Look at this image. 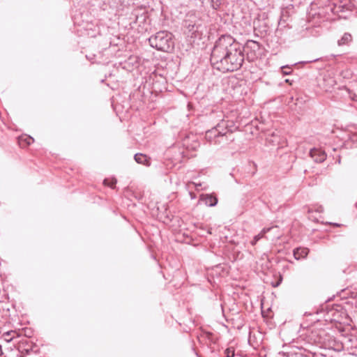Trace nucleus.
<instances>
[{"label":"nucleus","mask_w":357,"mask_h":357,"mask_svg":"<svg viewBox=\"0 0 357 357\" xmlns=\"http://www.w3.org/2000/svg\"><path fill=\"white\" fill-rule=\"evenodd\" d=\"M134 158L135 160L139 164H142L146 166L150 165L149 160L146 155L142 153H136L134 156Z\"/></svg>","instance_id":"0eeeda50"},{"label":"nucleus","mask_w":357,"mask_h":357,"mask_svg":"<svg viewBox=\"0 0 357 357\" xmlns=\"http://www.w3.org/2000/svg\"><path fill=\"white\" fill-rule=\"evenodd\" d=\"M200 200L204 202L205 205L211 207L215 206L218 203L217 197L208 194H202L200 196Z\"/></svg>","instance_id":"39448f33"},{"label":"nucleus","mask_w":357,"mask_h":357,"mask_svg":"<svg viewBox=\"0 0 357 357\" xmlns=\"http://www.w3.org/2000/svg\"><path fill=\"white\" fill-rule=\"evenodd\" d=\"M247 48H250L254 50H259V43L254 40H248L245 45Z\"/></svg>","instance_id":"9b49d317"},{"label":"nucleus","mask_w":357,"mask_h":357,"mask_svg":"<svg viewBox=\"0 0 357 357\" xmlns=\"http://www.w3.org/2000/svg\"><path fill=\"white\" fill-rule=\"evenodd\" d=\"M273 228H277V227L264 228L259 234L256 235L254 237L253 240L251 241V244L252 245H255L259 240L262 238L267 232H268Z\"/></svg>","instance_id":"1a4fd4ad"},{"label":"nucleus","mask_w":357,"mask_h":357,"mask_svg":"<svg viewBox=\"0 0 357 357\" xmlns=\"http://www.w3.org/2000/svg\"><path fill=\"white\" fill-rule=\"evenodd\" d=\"M309 252V250L305 248H299L294 250V258L297 260L305 258Z\"/></svg>","instance_id":"423d86ee"},{"label":"nucleus","mask_w":357,"mask_h":357,"mask_svg":"<svg viewBox=\"0 0 357 357\" xmlns=\"http://www.w3.org/2000/svg\"><path fill=\"white\" fill-rule=\"evenodd\" d=\"M352 39V37H351V35L348 33H345L343 36L341 38V39H340L338 40V45H345L347 43H348L349 42H350Z\"/></svg>","instance_id":"9d476101"},{"label":"nucleus","mask_w":357,"mask_h":357,"mask_svg":"<svg viewBox=\"0 0 357 357\" xmlns=\"http://www.w3.org/2000/svg\"><path fill=\"white\" fill-rule=\"evenodd\" d=\"M286 69H290V67H289L288 66H283L282 68V73L284 75H289L291 73V71L289 70H287Z\"/></svg>","instance_id":"4468645a"},{"label":"nucleus","mask_w":357,"mask_h":357,"mask_svg":"<svg viewBox=\"0 0 357 357\" xmlns=\"http://www.w3.org/2000/svg\"><path fill=\"white\" fill-rule=\"evenodd\" d=\"M104 184L106 185H108L111 188H114L116 183V179L115 178H112V179H109V178H106L103 181Z\"/></svg>","instance_id":"f8f14e48"},{"label":"nucleus","mask_w":357,"mask_h":357,"mask_svg":"<svg viewBox=\"0 0 357 357\" xmlns=\"http://www.w3.org/2000/svg\"><path fill=\"white\" fill-rule=\"evenodd\" d=\"M229 131L231 132V130L228 128L227 122L222 121L220 123L218 124L217 126L206 132V138L211 141L217 137L227 135Z\"/></svg>","instance_id":"7ed1b4c3"},{"label":"nucleus","mask_w":357,"mask_h":357,"mask_svg":"<svg viewBox=\"0 0 357 357\" xmlns=\"http://www.w3.org/2000/svg\"><path fill=\"white\" fill-rule=\"evenodd\" d=\"M285 82L291 84L289 79H285Z\"/></svg>","instance_id":"f3484780"},{"label":"nucleus","mask_w":357,"mask_h":357,"mask_svg":"<svg viewBox=\"0 0 357 357\" xmlns=\"http://www.w3.org/2000/svg\"><path fill=\"white\" fill-rule=\"evenodd\" d=\"M192 184L195 185V188H196V190H199V187H201V185H202V184H201V183H192Z\"/></svg>","instance_id":"dca6fc26"},{"label":"nucleus","mask_w":357,"mask_h":357,"mask_svg":"<svg viewBox=\"0 0 357 357\" xmlns=\"http://www.w3.org/2000/svg\"><path fill=\"white\" fill-rule=\"evenodd\" d=\"M227 357H234V350L233 349L228 348L225 350Z\"/></svg>","instance_id":"ddd939ff"},{"label":"nucleus","mask_w":357,"mask_h":357,"mask_svg":"<svg viewBox=\"0 0 357 357\" xmlns=\"http://www.w3.org/2000/svg\"><path fill=\"white\" fill-rule=\"evenodd\" d=\"M10 332H8L4 334L5 340L8 342H10L12 340V337H10Z\"/></svg>","instance_id":"2eb2a0df"},{"label":"nucleus","mask_w":357,"mask_h":357,"mask_svg":"<svg viewBox=\"0 0 357 357\" xmlns=\"http://www.w3.org/2000/svg\"><path fill=\"white\" fill-rule=\"evenodd\" d=\"M33 138H32L30 136H21L19 137V144L20 146H21L22 147H25L26 146H29L31 144H32L33 142Z\"/></svg>","instance_id":"6e6552de"},{"label":"nucleus","mask_w":357,"mask_h":357,"mask_svg":"<svg viewBox=\"0 0 357 357\" xmlns=\"http://www.w3.org/2000/svg\"><path fill=\"white\" fill-rule=\"evenodd\" d=\"M310 155L316 162H322L326 158L325 152L317 149H311Z\"/></svg>","instance_id":"20e7f679"},{"label":"nucleus","mask_w":357,"mask_h":357,"mask_svg":"<svg viewBox=\"0 0 357 357\" xmlns=\"http://www.w3.org/2000/svg\"><path fill=\"white\" fill-rule=\"evenodd\" d=\"M210 61L213 68L223 73L238 70L244 61L241 45L230 35L221 36L215 43Z\"/></svg>","instance_id":"f257e3e1"},{"label":"nucleus","mask_w":357,"mask_h":357,"mask_svg":"<svg viewBox=\"0 0 357 357\" xmlns=\"http://www.w3.org/2000/svg\"><path fill=\"white\" fill-rule=\"evenodd\" d=\"M149 43L151 47L165 52L171 51L174 46L172 34L165 31H159L151 36L149 38Z\"/></svg>","instance_id":"f03ea898"}]
</instances>
